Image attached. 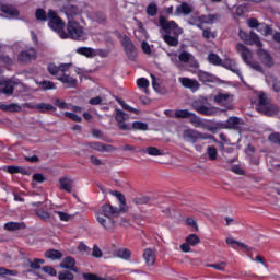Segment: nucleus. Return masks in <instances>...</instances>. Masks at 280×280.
<instances>
[{"instance_id": "nucleus-1", "label": "nucleus", "mask_w": 280, "mask_h": 280, "mask_svg": "<svg viewBox=\"0 0 280 280\" xmlns=\"http://www.w3.org/2000/svg\"><path fill=\"white\" fill-rule=\"evenodd\" d=\"M128 211V207H114L110 203H104L95 212V218L98 224L106 231H115V218H119L121 212Z\"/></svg>"}, {"instance_id": "nucleus-2", "label": "nucleus", "mask_w": 280, "mask_h": 280, "mask_svg": "<svg viewBox=\"0 0 280 280\" xmlns=\"http://www.w3.org/2000/svg\"><path fill=\"white\" fill-rule=\"evenodd\" d=\"M159 25L163 32H165L164 35H162L163 40L170 47H178V36L183 34V28L178 27V24L174 21H167L165 16H160Z\"/></svg>"}, {"instance_id": "nucleus-3", "label": "nucleus", "mask_w": 280, "mask_h": 280, "mask_svg": "<svg viewBox=\"0 0 280 280\" xmlns=\"http://www.w3.org/2000/svg\"><path fill=\"white\" fill-rule=\"evenodd\" d=\"M191 108L199 113V115H205L206 117H211L218 113V109L215 107H211V105H209V98L205 96H200L192 101Z\"/></svg>"}, {"instance_id": "nucleus-4", "label": "nucleus", "mask_w": 280, "mask_h": 280, "mask_svg": "<svg viewBox=\"0 0 280 280\" xmlns=\"http://www.w3.org/2000/svg\"><path fill=\"white\" fill-rule=\"evenodd\" d=\"M84 36V27L75 20L68 21L67 32L61 33V38H72V40H80Z\"/></svg>"}, {"instance_id": "nucleus-5", "label": "nucleus", "mask_w": 280, "mask_h": 280, "mask_svg": "<svg viewBox=\"0 0 280 280\" xmlns=\"http://www.w3.org/2000/svg\"><path fill=\"white\" fill-rule=\"evenodd\" d=\"M48 25L51 30H54V32L59 34L60 38H62V34L65 32V22L54 10H48Z\"/></svg>"}, {"instance_id": "nucleus-6", "label": "nucleus", "mask_w": 280, "mask_h": 280, "mask_svg": "<svg viewBox=\"0 0 280 280\" xmlns=\"http://www.w3.org/2000/svg\"><path fill=\"white\" fill-rule=\"evenodd\" d=\"M238 36L245 45H256V47H264V44L261 40H259V36L256 35L255 32H250L249 34L246 33L245 31L240 30Z\"/></svg>"}, {"instance_id": "nucleus-7", "label": "nucleus", "mask_w": 280, "mask_h": 280, "mask_svg": "<svg viewBox=\"0 0 280 280\" xmlns=\"http://www.w3.org/2000/svg\"><path fill=\"white\" fill-rule=\"evenodd\" d=\"M183 139L189 141L190 143H196L198 139H213V136L209 133H200L194 129H186L183 131Z\"/></svg>"}, {"instance_id": "nucleus-8", "label": "nucleus", "mask_w": 280, "mask_h": 280, "mask_svg": "<svg viewBox=\"0 0 280 280\" xmlns=\"http://www.w3.org/2000/svg\"><path fill=\"white\" fill-rule=\"evenodd\" d=\"M122 47L125 48L126 55L129 60L135 62V60H137V47H135V43H132V39H130L128 35H125L122 38Z\"/></svg>"}, {"instance_id": "nucleus-9", "label": "nucleus", "mask_w": 280, "mask_h": 280, "mask_svg": "<svg viewBox=\"0 0 280 280\" xmlns=\"http://www.w3.org/2000/svg\"><path fill=\"white\" fill-rule=\"evenodd\" d=\"M115 119L118 122L119 130H132V127H130V125L125 124V121H128V119H130V115H128L126 112L116 108Z\"/></svg>"}, {"instance_id": "nucleus-10", "label": "nucleus", "mask_w": 280, "mask_h": 280, "mask_svg": "<svg viewBox=\"0 0 280 280\" xmlns=\"http://www.w3.org/2000/svg\"><path fill=\"white\" fill-rule=\"evenodd\" d=\"M179 62H184L185 65H189V67H192V69H198L200 67V63H198V60H196V57L191 55V52L188 51H182L178 55Z\"/></svg>"}, {"instance_id": "nucleus-11", "label": "nucleus", "mask_w": 280, "mask_h": 280, "mask_svg": "<svg viewBox=\"0 0 280 280\" xmlns=\"http://www.w3.org/2000/svg\"><path fill=\"white\" fill-rule=\"evenodd\" d=\"M244 119L232 116L223 125V128H226L228 130H242V128H244Z\"/></svg>"}, {"instance_id": "nucleus-12", "label": "nucleus", "mask_w": 280, "mask_h": 280, "mask_svg": "<svg viewBox=\"0 0 280 280\" xmlns=\"http://www.w3.org/2000/svg\"><path fill=\"white\" fill-rule=\"evenodd\" d=\"M236 51H238L245 63L248 65L253 60V51H250V49H248V47H246L244 44L237 43Z\"/></svg>"}, {"instance_id": "nucleus-13", "label": "nucleus", "mask_w": 280, "mask_h": 280, "mask_svg": "<svg viewBox=\"0 0 280 280\" xmlns=\"http://www.w3.org/2000/svg\"><path fill=\"white\" fill-rule=\"evenodd\" d=\"M86 145L92 150H96V152H115V150H117L114 145L104 144L102 142H89Z\"/></svg>"}, {"instance_id": "nucleus-14", "label": "nucleus", "mask_w": 280, "mask_h": 280, "mask_svg": "<svg viewBox=\"0 0 280 280\" xmlns=\"http://www.w3.org/2000/svg\"><path fill=\"white\" fill-rule=\"evenodd\" d=\"M18 60L20 62H32V60H36V49L28 48L27 50H23L19 54Z\"/></svg>"}, {"instance_id": "nucleus-15", "label": "nucleus", "mask_w": 280, "mask_h": 280, "mask_svg": "<svg viewBox=\"0 0 280 280\" xmlns=\"http://www.w3.org/2000/svg\"><path fill=\"white\" fill-rule=\"evenodd\" d=\"M257 54H258L259 60L262 62V65H265V67H273L275 66L272 56L270 55V52H268V50L260 48L257 50Z\"/></svg>"}, {"instance_id": "nucleus-16", "label": "nucleus", "mask_w": 280, "mask_h": 280, "mask_svg": "<svg viewBox=\"0 0 280 280\" xmlns=\"http://www.w3.org/2000/svg\"><path fill=\"white\" fill-rule=\"evenodd\" d=\"M191 13H194V7L187 2H182V4L178 5L175 10L176 16H180V14L184 16H189Z\"/></svg>"}, {"instance_id": "nucleus-17", "label": "nucleus", "mask_w": 280, "mask_h": 280, "mask_svg": "<svg viewBox=\"0 0 280 280\" xmlns=\"http://www.w3.org/2000/svg\"><path fill=\"white\" fill-rule=\"evenodd\" d=\"M258 113L266 115V117H275V115H279V107L272 103L265 105L262 109H259Z\"/></svg>"}, {"instance_id": "nucleus-18", "label": "nucleus", "mask_w": 280, "mask_h": 280, "mask_svg": "<svg viewBox=\"0 0 280 280\" xmlns=\"http://www.w3.org/2000/svg\"><path fill=\"white\" fill-rule=\"evenodd\" d=\"M69 67H71V65L65 63L57 67L56 65L50 63L48 65V73H50V75H60V73H66V71H69Z\"/></svg>"}, {"instance_id": "nucleus-19", "label": "nucleus", "mask_w": 280, "mask_h": 280, "mask_svg": "<svg viewBox=\"0 0 280 280\" xmlns=\"http://www.w3.org/2000/svg\"><path fill=\"white\" fill-rule=\"evenodd\" d=\"M60 268H65L66 270H71L72 272H79L78 267H75V258L68 256L60 264Z\"/></svg>"}, {"instance_id": "nucleus-20", "label": "nucleus", "mask_w": 280, "mask_h": 280, "mask_svg": "<svg viewBox=\"0 0 280 280\" xmlns=\"http://www.w3.org/2000/svg\"><path fill=\"white\" fill-rule=\"evenodd\" d=\"M143 259L147 266H153L156 261V252H154L152 248L144 249Z\"/></svg>"}, {"instance_id": "nucleus-21", "label": "nucleus", "mask_w": 280, "mask_h": 280, "mask_svg": "<svg viewBox=\"0 0 280 280\" xmlns=\"http://www.w3.org/2000/svg\"><path fill=\"white\" fill-rule=\"evenodd\" d=\"M231 100H233V96L229 93H218L214 95V102L219 104V106H226Z\"/></svg>"}, {"instance_id": "nucleus-22", "label": "nucleus", "mask_w": 280, "mask_h": 280, "mask_svg": "<svg viewBox=\"0 0 280 280\" xmlns=\"http://www.w3.org/2000/svg\"><path fill=\"white\" fill-rule=\"evenodd\" d=\"M59 188L63 189V191H67L68 194H71L73 189V179H71V177H61L59 179Z\"/></svg>"}, {"instance_id": "nucleus-23", "label": "nucleus", "mask_w": 280, "mask_h": 280, "mask_svg": "<svg viewBox=\"0 0 280 280\" xmlns=\"http://www.w3.org/2000/svg\"><path fill=\"white\" fill-rule=\"evenodd\" d=\"M57 80H59V82H62V84H67L68 86H75V84H78V80L69 74H65V72L58 74Z\"/></svg>"}, {"instance_id": "nucleus-24", "label": "nucleus", "mask_w": 280, "mask_h": 280, "mask_svg": "<svg viewBox=\"0 0 280 280\" xmlns=\"http://www.w3.org/2000/svg\"><path fill=\"white\" fill-rule=\"evenodd\" d=\"M0 93H4V95H13L14 94V82L4 81L0 83Z\"/></svg>"}, {"instance_id": "nucleus-25", "label": "nucleus", "mask_w": 280, "mask_h": 280, "mask_svg": "<svg viewBox=\"0 0 280 280\" xmlns=\"http://www.w3.org/2000/svg\"><path fill=\"white\" fill-rule=\"evenodd\" d=\"M222 67H224L225 69H229L230 71H232L233 73H237V75L241 78L242 80V73H240V68H237V63L231 59H225L223 61V63H221Z\"/></svg>"}, {"instance_id": "nucleus-26", "label": "nucleus", "mask_w": 280, "mask_h": 280, "mask_svg": "<svg viewBox=\"0 0 280 280\" xmlns=\"http://www.w3.org/2000/svg\"><path fill=\"white\" fill-rule=\"evenodd\" d=\"M80 15V10L75 5H68L66 8V16L68 21H75V18Z\"/></svg>"}, {"instance_id": "nucleus-27", "label": "nucleus", "mask_w": 280, "mask_h": 280, "mask_svg": "<svg viewBox=\"0 0 280 280\" xmlns=\"http://www.w3.org/2000/svg\"><path fill=\"white\" fill-rule=\"evenodd\" d=\"M7 172L9 174H23V176H30L31 174L30 170L22 166H14V165L8 166Z\"/></svg>"}, {"instance_id": "nucleus-28", "label": "nucleus", "mask_w": 280, "mask_h": 280, "mask_svg": "<svg viewBox=\"0 0 280 280\" xmlns=\"http://www.w3.org/2000/svg\"><path fill=\"white\" fill-rule=\"evenodd\" d=\"M35 110H38V113H51L56 110V107L51 104L47 103H39L33 106Z\"/></svg>"}, {"instance_id": "nucleus-29", "label": "nucleus", "mask_w": 280, "mask_h": 280, "mask_svg": "<svg viewBox=\"0 0 280 280\" xmlns=\"http://www.w3.org/2000/svg\"><path fill=\"white\" fill-rule=\"evenodd\" d=\"M180 82L183 86H185V89H191L192 91H198V89L200 88V84H198V81L191 80L189 78H183Z\"/></svg>"}, {"instance_id": "nucleus-30", "label": "nucleus", "mask_w": 280, "mask_h": 280, "mask_svg": "<svg viewBox=\"0 0 280 280\" xmlns=\"http://www.w3.org/2000/svg\"><path fill=\"white\" fill-rule=\"evenodd\" d=\"M270 104V98H268V94L260 92L258 93V106H257V110H261L262 108H265V106Z\"/></svg>"}, {"instance_id": "nucleus-31", "label": "nucleus", "mask_w": 280, "mask_h": 280, "mask_svg": "<svg viewBox=\"0 0 280 280\" xmlns=\"http://www.w3.org/2000/svg\"><path fill=\"white\" fill-rule=\"evenodd\" d=\"M114 257H119L120 259L128 261V259L132 257V252L128 248H120L114 252Z\"/></svg>"}, {"instance_id": "nucleus-32", "label": "nucleus", "mask_w": 280, "mask_h": 280, "mask_svg": "<svg viewBox=\"0 0 280 280\" xmlns=\"http://www.w3.org/2000/svg\"><path fill=\"white\" fill-rule=\"evenodd\" d=\"M0 110H5L9 113H21V105L16 103H11L9 105L2 104L0 105Z\"/></svg>"}, {"instance_id": "nucleus-33", "label": "nucleus", "mask_w": 280, "mask_h": 280, "mask_svg": "<svg viewBox=\"0 0 280 280\" xmlns=\"http://www.w3.org/2000/svg\"><path fill=\"white\" fill-rule=\"evenodd\" d=\"M77 54L85 56L86 58H95V49L89 47H80L77 49Z\"/></svg>"}, {"instance_id": "nucleus-34", "label": "nucleus", "mask_w": 280, "mask_h": 280, "mask_svg": "<svg viewBox=\"0 0 280 280\" xmlns=\"http://www.w3.org/2000/svg\"><path fill=\"white\" fill-rule=\"evenodd\" d=\"M45 257H47V259H62V253L58 249H48L45 252Z\"/></svg>"}, {"instance_id": "nucleus-35", "label": "nucleus", "mask_w": 280, "mask_h": 280, "mask_svg": "<svg viewBox=\"0 0 280 280\" xmlns=\"http://www.w3.org/2000/svg\"><path fill=\"white\" fill-rule=\"evenodd\" d=\"M4 229L7 231H19L21 229H25V223L9 222V223H5Z\"/></svg>"}, {"instance_id": "nucleus-36", "label": "nucleus", "mask_w": 280, "mask_h": 280, "mask_svg": "<svg viewBox=\"0 0 280 280\" xmlns=\"http://www.w3.org/2000/svg\"><path fill=\"white\" fill-rule=\"evenodd\" d=\"M35 18H36V21L45 22L49 19V13H47L45 9H37L35 11Z\"/></svg>"}, {"instance_id": "nucleus-37", "label": "nucleus", "mask_w": 280, "mask_h": 280, "mask_svg": "<svg viewBox=\"0 0 280 280\" xmlns=\"http://www.w3.org/2000/svg\"><path fill=\"white\" fill-rule=\"evenodd\" d=\"M190 124H192V126H195V128H200L202 126V119H200V117H198L195 113H190L189 117H188Z\"/></svg>"}, {"instance_id": "nucleus-38", "label": "nucleus", "mask_w": 280, "mask_h": 280, "mask_svg": "<svg viewBox=\"0 0 280 280\" xmlns=\"http://www.w3.org/2000/svg\"><path fill=\"white\" fill-rule=\"evenodd\" d=\"M191 112L189 109H177L175 110L176 119H189Z\"/></svg>"}, {"instance_id": "nucleus-39", "label": "nucleus", "mask_w": 280, "mask_h": 280, "mask_svg": "<svg viewBox=\"0 0 280 280\" xmlns=\"http://www.w3.org/2000/svg\"><path fill=\"white\" fill-rule=\"evenodd\" d=\"M117 102H118V104H120V106H122L124 110H128L129 113H135V115H139V113H141V110L136 109V108L131 107L130 105L126 104V102H124V100L118 98Z\"/></svg>"}, {"instance_id": "nucleus-40", "label": "nucleus", "mask_w": 280, "mask_h": 280, "mask_svg": "<svg viewBox=\"0 0 280 280\" xmlns=\"http://www.w3.org/2000/svg\"><path fill=\"white\" fill-rule=\"evenodd\" d=\"M186 243L190 246H198L200 244V237L196 234H190L186 237Z\"/></svg>"}, {"instance_id": "nucleus-41", "label": "nucleus", "mask_w": 280, "mask_h": 280, "mask_svg": "<svg viewBox=\"0 0 280 280\" xmlns=\"http://www.w3.org/2000/svg\"><path fill=\"white\" fill-rule=\"evenodd\" d=\"M159 12V7L156 5V3L151 2L148 7H147V14L148 16H155Z\"/></svg>"}, {"instance_id": "nucleus-42", "label": "nucleus", "mask_w": 280, "mask_h": 280, "mask_svg": "<svg viewBox=\"0 0 280 280\" xmlns=\"http://www.w3.org/2000/svg\"><path fill=\"white\" fill-rule=\"evenodd\" d=\"M208 62H210V65L220 66L222 65V59L220 58V56L212 52L208 56Z\"/></svg>"}, {"instance_id": "nucleus-43", "label": "nucleus", "mask_w": 280, "mask_h": 280, "mask_svg": "<svg viewBox=\"0 0 280 280\" xmlns=\"http://www.w3.org/2000/svg\"><path fill=\"white\" fill-rule=\"evenodd\" d=\"M58 279L59 280H73V279H75V276H73V273L70 271H59Z\"/></svg>"}, {"instance_id": "nucleus-44", "label": "nucleus", "mask_w": 280, "mask_h": 280, "mask_svg": "<svg viewBox=\"0 0 280 280\" xmlns=\"http://www.w3.org/2000/svg\"><path fill=\"white\" fill-rule=\"evenodd\" d=\"M151 79H152V86H153L154 91H156V93H161L162 92L161 79L155 78L154 74H151Z\"/></svg>"}, {"instance_id": "nucleus-45", "label": "nucleus", "mask_w": 280, "mask_h": 280, "mask_svg": "<svg viewBox=\"0 0 280 280\" xmlns=\"http://www.w3.org/2000/svg\"><path fill=\"white\" fill-rule=\"evenodd\" d=\"M207 154H208L210 161H215V159H218V149H215V147H213V145L208 147Z\"/></svg>"}, {"instance_id": "nucleus-46", "label": "nucleus", "mask_w": 280, "mask_h": 280, "mask_svg": "<svg viewBox=\"0 0 280 280\" xmlns=\"http://www.w3.org/2000/svg\"><path fill=\"white\" fill-rule=\"evenodd\" d=\"M82 278L84 280H108L106 278H102V277L97 276L96 273H91V272L82 273ZM109 280H113V279H109Z\"/></svg>"}, {"instance_id": "nucleus-47", "label": "nucleus", "mask_w": 280, "mask_h": 280, "mask_svg": "<svg viewBox=\"0 0 280 280\" xmlns=\"http://www.w3.org/2000/svg\"><path fill=\"white\" fill-rule=\"evenodd\" d=\"M145 152L150 156H161L163 154V152H161V150H159L156 147H148Z\"/></svg>"}, {"instance_id": "nucleus-48", "label": "nucleus", "mask_w": 280, "mask_h": 280, "mask_svg": "<svg viewBox=\"0 0 280 280\" xmlns=\"http://www.w3.org/2000/svg\"><path fill=\"white\" fill-rule=\"evenodd\" d=\"M133 205H148L150 202V197H136L132 200Z\"/></svg>"}, {"instance_id": "nucleus-49", "label": "nucleus", "mask_w": 280, "mask_h": 280, "mask_svg": "<svg viewBox=\"0 0 280 280\" xmlns=\"http://www.w3.org/2000/svg\"><path fill=\"white\" fill-rule=\"evenodd\" d=\"M226 244H236L237 246H241L242 248H246V250H252L250 247H248V245L240 242V241H235L234 238L232 237H228L226 238Z\"/></svg>"}, {"instance_id": "nucleus-50", "label": "nucleus", "mask_w": 280, "mask_h": 280, "mask_svg": "<svg viewBox=\"0 0 280 280\" xmlns=\"http://www.w3.org/2000/svg\"><path fill=\"white\" fill-rule=\"evenodd\" d=\"M132 130H148V124L141 121H135L132 124Z\"/></svg>"}, {"instance_id": "nucleus-51", "label": "nucleus", "mask_w": 280, "mask_h": 280, "mask_svg": "<svg viewBox=\"0 0 280 280\" xmlns=\"http://www.w3.org/2000/svg\"><path fill=\"white\" fill-rule=\"evenodd\" d=\"M2 12H4V14H9V16H19V10L10 7H3Z\"/></svg>"}, {"instance_id": "nucleus-52", "label": "nucleus", "mask_w": 280, "mask_h": 280, "mask_svg": "<svg viewBox=\"0 0 280 280\" xmlns=\"http://www.w3.org/2000/svg\"><path fill=\"white\" fill-rule=\"evenodd\" d=\"M247 66L254 69V71H258V73H264V68L257 61L252 60Z\"/></svg>"}, {"instance_id": "nucleus-53", "label": "nucleus", "mask_w": 280, "mask_h": 280, "mask_svg": "<svg viewBox=\"0 0 280 280\" xmlns=\"http://www.w3.org/2000/svg\"><path fill=\"white\" fill-rule=\"evenodd\" d=\"M257 30H258V32H261V34H264V36H268V34H270V32H272L270 26H268L267 24H259Z\"/></svg>"}, {"instance_id": "nucleus-54", "label": "nucleus", "mask_w": 280, "mask_h": 280, "mask_svg": "<svg viewBox=\"0 0 280 280\" xmlns=\"http://www.w3.org/2000/svg\"><path fill=\"white\" fill-rule=\"evenodd\" d=\"M65 117H68L69 119H72V121H77V124H80L82 121V117L78 116V114L66 112Z\"/></svg>"}, {"instance_id": "nucleus-55", "label": "nucleus", "mask_w": 280, "mask_h": 280, "mask_svg": "<svg viewBox=\"0 0 280 280\" xmlns=\"http://www.w3.org/2000/svg\"><path fill=\"white\" fill-rule=\"evenodd\" d=\"M137 85L139 89H148L150 86V81L145 78H140L137 80Z\"/></svg>"}, {"instance_id": "nucleus-56", "label": "nucleus", "mask_w": 280, "mask_h": 280, "mask_svg": "<svg viewBox=\"0 0 280 280\" xmlns=\"http://www.w3.org/2000/svg\"><path fill=\"white\" fill-rule=\"evenodd\" d=\"M36 215L40 218V220H49L51 215H49V212L43 209L36 210Z\"/></svg>"}, {"instance_id": "nucleus-57", "label": "nucleus", "mask_w": 280, "mask_h": 280, "mask_svg": "<svg viewBox=\"0 0 280 280\" xmlns=\"http://www.w3.org/2000/svg\"><path fill=\"white\" fill-rule=\"evenodd\" d=\"M103 253L102 249H100V246L94 245L93 246V250H92V257H95L96 259H100L103 257Z\"/></svg>"}, {"instance_id": "nucleus-58", "label": "nucleus", "mask_w": 280, "mask_h": 280, "mask_svg": "<svg viewBox=\"0 0 280 280\" xmlns=\"http://www.w3.org/2000/svg\"><path fill=\"white\" fill-rule=\"evenodd\" d=\"M42 89H44V91H49L51 89H56V84H54V82L51 81H43L40 83Z\"/></svg>"}, {"instance_id": "nucleus-59", "label": "nucleus", "mask_w": 280, "mask_h": 280, "mask_svg": "<svg viewBox=\"0 0 280 280\" xmlns=\"http://www.w3.org/2000/svg\"><path fill=\"white\" fill-rule=\"evenodd\" d=\"M55 213H57L62 222H69L71 220V215L69 213L62 211H55Z\"/></svg>"}, {"instance_id": "nucleus-60", "label": "nucleus", "mask_w": 280, "mask_h": 280, "mask_svg": "<svg viewBox=\"0 0 280 280\" xmlns=\"http://www.w3.org/2000/svg\"><path fill=\"white\" fill-rule=\"evenodd\" d=\"M218 19V15L209 14L207 16L201 15L199 18L200 21H203V23H213V21Z\"/></svg>"}, {"instance_id": "nucleus-61", "label": "nucleus", "mask_w": 280, "mask_h": 280, "mask_svg": "<svg viewBox=\"0 0 280 280\" xmlns=\"http://www.w3.org/2000/svg\"><path fill=\"white\" fill-rule=\"evenodd\" d=\"M208 268H214L215 270L224 271V268H226V262L222 261L220 264H210L207 265Z\"/></svg>"}, {"instance_id": "nucleus-62", "label": "nucleus", "mask_w": 280, "mask_h": 280, "mask_svg": "<svg viewBox=\"0 0 280 280\" xmlns=\"http://www.w3.org/2000/svg\"><path fill=\"white\" fill-rule=\"evenodd\" d=\"M114 196H116V198L119 200L120 205H122L120 207H128V206H126V196H124V194H121L119 191H115Z\"/></svg>"}, {"instance_id": "nucleus-63", "label": "nucleus", "mask_w": 280, "mask_h": 280, "mask_svg": "<svg viewBox=\"0 0 280 280\" xmlns=\"http://www.w3.org/2000/svg\"><path fill=\"white\" fill-rule=\"evenodd\" d=\"M202 36L206 40H209V38H215V34L211 32V28L203 30Z\"/></svg>"}, {"instance_id": "nucleus-64", "label": "nucleus", "mask_w": 280, "mask_h": 280, "mask_svg": "<svg viewBox=\"0 0 280 280\" xmlns=\"http://www.w3.org/2000/svg\"><path fill=\"white\" fill-rule=\"evenodd\" d=\"M272 90L275 93H280V81L278 79L272 80Z\"/></svg>"}]
</instances>
